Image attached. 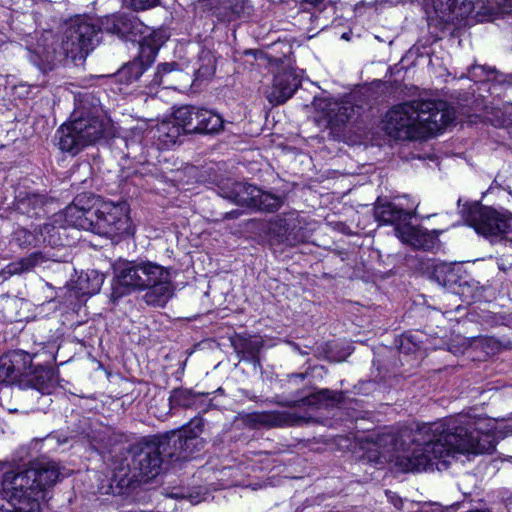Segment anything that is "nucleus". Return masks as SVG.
<instances>
[{"label": "nucleus", "mask_w": 512, "mask_h": 512, "mask_svg": "<svg viewBox=\"0 0 512 512\" xmlns=\"http://www.w3.org/2000/svg\"><path fill=\"white\" fill-rule=\"evenodd\" d=\"M461 213L465 223L492 244L504 240L512 231V212L507 209L474 202L465 204Z\"/></svg>", "instance_id": "obj_5"}, {"label": "nucleus", "mask_w": 512, "mask_h": 512, "mask_svg": "<svg viewBox=\"0 0 512 512\" xmlns=\"http://www.w3.org/2000/svg\"><path fill=\"white\" fill-rule=\"evenodd\" d=\"M374 216L377 221L383 224L394 225L395 234L397 235V228L407 225L413 214L392 202L378 198L374 207Z\"/></svg>", "instance_id": "obj_20"}, {"label": "nucleus", "mask_w": 512, "mask_h": 512, "mask_svg": "<svg viewBox=\"0 0 512 512\" xmlns=\"http://www.w3.org/2000/svg\"><path fill=\"white\" fill-rule=\"evenodd\" d=\"M259 349L260 345L258 342H249L245 345V350L252 359L256 357Z\"/></svg>", "instance_id": "obj_44"}, {"label": "nucleus", "mask_w": 512, "mask_h": 512, "mask_svg": "<svg viewBox=\"0 0 512 512\" xmlns=\"http://www.w3.org/2000/svg\"><path fill=\"white\" fill-rule=\"evenodd\" d=\"M202 426L203 424L200 419L193 420L189 427L178 431L181 433V446L186 460L204 448V441L200 438Z\"/></svg>", "instance_id": "obj_25"}, {"label": "nucleus", "mask_w": 512, "mask_h": 512, "mask_svg": "<svg viewBox=\"0 0 512 512\" xmlns=\"http://www.w3.org/2000/svg\"><path fill=\"white\" fill-rule=\"evenodd\" d=\"M221 197L231 202L263 212L278 210L283 200L280 196L263 191L246 182H226L219 186Z\"/></svg>", "instance_id": "obj_7"}, {"label": "nucleus", "mask_w": 512, "mask_h": 512, "mask_svg": "<svg viewBox=\"0 0 512 512\" xmlns=\"http://www.w3.org/2000/svg\"><path fill=\"white\" fill-rule=\"evenodd\" d=\"M90 276L93 277V283L91 287L85 288L84 286L81 289L85 290L88 294H95L100 291L101 285L103 283V277L99 275L96 271H91V274H87V279H90Z\"/></svg>", "instance_id": "obj_42"}, {"label": "nucleus", "mask_w": 512, "mask_h": 512, "mask_svg": "<svg viewBox=\"0 0 512 512\" xmlns=\"http://www.w3.org/2000/svg\"><path fill=\"white\" fill-rule=\"evenodd\" d=\"M247 0H228L227 8L235 16H240L246 8Z\"/></svg>", "instance_id": "obj_43"}, {"label": "nucleus", "mask_w": 512, "mask_h": 512, "mask_svg": "<svg viewBox=\"0 0 512 512\" xmlns=\"http://www.w3.org/2000/svg\"><path fill=\"white\" fill-rule=\"evenodd\" d=\"M455 110L445 101L413 100L393 107L386 115L384 129L397 140L437 133L453 123Z\"/></svg>", "instance_id": "obj_3"}, {"label": "nucleus", "mask_w": 512, "mask_h": 512, "mask_svg": "<svg viewBox=\"0 0 512 512\" xmlns=\"http://www.w3.org/2000/svg\"><path fill=\"white\" fill-rule=\"evenodd\" d=\"M432 5L437 17L444 23L455 24L472 14L477 21H484L489 15L488 11L482 12L484 2L481 0H432Z\"/></svg>", "instance_id": "obj_10"}, {"label": "nucleus", "mask_w": 512, "mask_h": 512, "mask_svg": "<svg viewBox=\"0 0 512 512\" xmlns=\"http://www.w3.org/2000/svg\"><path fill=\"white\" fill-rule=\"evenodd\" d=\"M438 236V231H429L421 226H413L410 222L397 228V238L415 249L433 250L439 243Z\"/></svg>", "instance_id": "obj_17"}, {"label": "nucleus", "mask_w": 512, "mask_h": 512, "mask_svg": "<svg viewBox=\"0 0 512 512\" xmlns=\"http://www.w3.org/2000/svg\"><path fill=\"white\" fill-rule=\"evenodd\" d=\"M14 241L21 248L37 247L41 245L37 228L29 231L26 228H18L13 234Z\"/></svg>", "instance_id": "obj_35"}, {"label": "nucleus", "mask_w": 512, "mask_h": 512, "mask_svg": "<svg viewBox=\"0 0 512 512\" xmlns=\"http://www.w3.org/2000/svg\"><path fill=\"white\" fill-rule=\"evenodd\" d=\"M99 28L101 32H106L120 39L132 42H136L138 36L148 31V26L136 15L124 11H118L102 17Z\"/></svg>", "instance_id": "obj_11"}, {"label": "nucleus", "mask_w": 512, "mask_h": 512, "mask_svg": "<svg viewBox=\"0 0 512 512\" xmlns=\"http://www.w3.org/2000/svg\"><path fill=\"white\" fill-rule=\"evenodd\" d=\"M85 200L91 202L93 199L85 195L77 196L62 213L55 215V222L66 223L68 226L90 231L92 218L96 216L93 205L85 206Z\"/></svg>", "instance_id": "obj_15"}, {"label": "nucleus", "mask_w": 512, "mask_h": 512, "mask_svg": "<svg viewBox=\"0 0 512 512\" xmlns=\"http://www.w3.org/2000/svg\"><path fill=\"white\" fill-rule=\"evenodd\" d=\"M70 122L86 146L95 144L103 136L105 123L100 108L92 103L88 94L77 101Z\"/></svg>", "instance_id": "obj_8"}, {"label": "nucleus", "mask_w": 512, "mask_h": 512, "mask_svg": "<svg viewBox=\"0 0 512 512\" xmlns=\"http://www.w3.org/2000/svg\"><path fill=\"white\" fill-rule=\"evenodd\" d=\"M300 231L301 227H299L295 213L278 216L269 227L270 234L276 238L278 243H285L290 246H294L301 241Z\"/></svg>", "instance_id": "obj_19"}, {"label": "nucleus", "mask_w": 512, "mask_h": 512, "mask_svg": "<svg viewBox=\"0 0 512 512\" xmlns=\"http://www.w3.org/2000/svg\"><path fill=\"white\" fill-rule=\"evenodd\" d=\"M73 130L74 127L70 120L62 124L56 131L55 141L61 151L75 155L86 147V145L79 137L78 133H75Z\"/></svg>", "instance_id": "obj_26"}, {"label": "nucleus", "mask_w": 512, "mask_h": 512, "mask_svg": "<svg viewBox=\"0 0 512 512\" xmlns=\"http://www.w3.org/2000/svg\"><path fill=\"white\" fill-rule=\"evenodd\" d=\"M56 386V379L51 369L42 366L29 369L19 389H33L42 395H49Z\"/></svg>", "instance_id": "obj_23"}, {"label": "nucleus", "mask_w": 512, "mask_h": 512, "mask_svg": "<svg viewBox=\"0 0 512 512\" xmlns=\"http://www.w3.org/2000/svg\"><path fill=\"white\" fill-rule=\"evenodd\" d=\"M294 376H295V377H299V378H301V379H304V378H305V374H303V373L295 374Z\"/></svg>", "instance_id": "obj_48"}, {"label": "nucleus", "mask_w": 512, "mask_h": 512, "mask_svg": "<svg viewBox=\"0 0 512 512\" xmlns=\"http://www.w3.org/2000/svg\"><path fill=\"white\" fill-rule=\"evenodd\" d=\"M161 0H123L126 8L134 12H142L157 7Z\"/></svg>", "instance_id": "obj_38"}, {"label": "nucleus", "mask_w": 512, "mask_h": 512, "mask_svg": "<svg viewBox=\"0 0 512 512\" xmlns=\"http://www.w3.org/2000/svg\"><path fill=\"white\" fill-rule=\"evenodd\" d=\"M485 420L466 414L451 417L443 422L424 424L410 432L413 448L398 456L396 464L405 472L440 469L446 458L456 454L491 453L495 449L492 435L482 431Z\"/></svg>", "instance_id": "obj_1"}, {"label": "nucleus", "mask_w": 512, "mask_h": 512, "mask_svg": "<svg viewBox=\"0 0 512 512\" xmlns=\"http://www.w3.org/2000/svg\"><path fill=\"white\" fill-rule=\"evenodd\" d=\"M60 223L61 222H55L54 219L53 222L44 223L37 228L41 245L46 244L51 247H56L66 244L63 238L65 228L62 225H56Z\"/></svg>", "instance_id": "obj_31"}, {"label": "nucleus", "mask_w": 512, "mask_h": 512, "mask_svg": "<svg viewBox=\"0 0 512 512\" xmlns=\"http://www.w3.org/2000/svg\"><path fill=\"white\" fill-rule=\"evenodd\" d=\"M300 85L301 79L295 71L284 70L274 77L267 99L274 105L283 104L292 97Z\"/></svg>", "instance_id": "obj_18"}, {"label": "nucleus", "mask_w": 512, "mask_h": 512, "mask_svg": "<svg viewBox=\"0 0 512 512\" xmlns=\"http://www.w3.org/2000/svg\"><path fill=\"white\" fill-rule=\"evenodd\" d=\"M167 36L164 30H155L148 26V31L138 36L139 53L142 60H145L147 65H151L158 54L161 46L166 42Z\"/></svg>", "instance_id": "obj_24"}, {"label": "nucleus", "mask_w": 512, "mask_h": 512, "mask_svg": "<svg viewBox=\"0 0 512 512\" xmlns=\"http://www.w3.org/2000/svg\"><path fill=\"white\" fill-rule=\"evenodd\" d=\"M241 420L243 424L253 429L278 428L298 425L304 421V417L287 411H264L247 413Z\"/></svg>", "instance_id": "obj_16"}, {"label": "nucleus", "mask_w": 512, "mask_h": 512, "mask_svg": "<svg viewBox=\"0 0 512 512\" xmlns=\"http://www.w3.org/2000/svg\"><path fill=\"white\" fill-rule=\"evenodd\" d=\"M46 204V198L44 195L41 194H29L25 199L21 201L22 206L31 207L35 212L34 214L37 215V210H40L44 207Z\"/></svg>", "instance_id": "obj_41"}, {"label": "nucleus", "mask_w": 512, "mask_h": 512, "mask_svg": "<svg viewBox=\"0 0 512 512\" xmlns=\"http://www.w3.org/2000/svg\"><path fill=\"white\" fill-rule=\"evenodd\" d=\"M32 366V356L23 350H12L0 356V385L17 386Z\"/></svg>", "instance_id": "obj_14"}, {"label": "nucleus", "mask_w": 512, "mask_h": 512, "mask_svg": "<svg viewBox=\"0 0 512 512\" xmlns=\"http://www.w3.org/2000/svg\"><path fill=\"white\" fill-rule=\"evenodd\" d=\"M163 463L162 452L154 437L144 438L134 446L132 467L139 472V476L154 478L160 473Z\"/></svg>", "instance_id": "obj_13"}, {"label": "nucleus", "mask_w": 512, "mask_h": 512, "mask_svg": "<svg viewBox=\"0 0 512 512\" xmlns=\"http://www.w3.org/2000/svg\"><path fill=\"white\" fill-rule=\"evenodd\" d=\"M29 50L32 54L31 60L43 72L51 71L70 60L61 38L52 31L42 32L36 44Z\"/></svg>", "instance_id": "obj_9"}, {"label": "nucleus", "mask_w": 512, "mask_h": 512, "mask_svg": "<svg viewBox=\"0 0 512 512\" xmlns=\"http://www.w3.org/2000/svg\"><path fill=\"white\" fill-rule=\"evenodd\" d=\"M149 66L145 60L141 59L139 54L137 59L120 70V75L125 77L127 82L137 81Z\"/></svg>", "instance_id": "obj_36"}, {"label": "nucleus", "mask_w": 512, "mask_h": 512, "mask_svg": "<svg viewBox=\"0 0 512 512\" xmlns=\"http://www.w3.org/2000/svg\"><path fill=\"white\" fill-rule=\"evenodd\" d=\"M429 278L445 288H452L459 281V275L452 264L432 261L427 264Z\"/></svg>", "instance_id": "obj_28"}, {"label": "nucleus", "mask_w": 512, "mask_h": 512, "mask_svg": "<svg viewBox=\"0 0 512 512\" xmlns=\"http://www.w3.org/2000/svg\"><path fill=\"white\" fill-rule=\"evenodd\" d=\"M200 110L201 108L190 105L182 106L175 110V118L182 124L186 134H198Z\"/></svg>", "instance_id": "obj_33"}, {"label": "nucleus", "mask_w": 512, "mask_h": 512, "mask_svg": "<svg viewBox=\"0 0 512 512\" xmlns=\"http://www.w3.org/2000/svg\"><path fill=\"white\" fill-rule=\"evenodd\" d=\"M59 478L55 462H40L25 470H0V512H41L39 500Z\"/></svg>", "instance_id": "obj_2"}, {"label": "nucleus", "mask_w": 512, "mask_h": 512, "mask_svg": "<svg viewBox=\"0 0 512 512\" xmlns=\"http://www.w3.org/2000/svg\"><path fill=\"white\" fill-rule=\"evenodd\" d=\"M177 69H178V64L175 62L159 64L157 67V71L154 74V79L152 80L153 84L154 85H163L164 84V80H163L164 75L171 73Z\"/></svg>", "instance_id": "obj_40"}, {"label": "nucleus", "mask_w": 512, "mask_h": 512, "mask_svg": "<svg viewBox=\"0 0 512 512\" xmlns=\"http://www.w3.org/2000/svg\"><path fill=\"white\" fill-rule=\"evenodd\" d=\"M117 289L121 294L146 291L143 301L153 307H164L174 295L169 270L150 261H129L116 269Z\"/></svg>", "instance_id": "obj_4"}, {"label": "nucleus", "mask_w": 512, "mask_h": 512, "mask_svg": "<svg viewBox=\"0 0 512 512\" xmlns=\"http://www.w3.org/2000/svg\"><path fill=\"white\" fill-rule=\"evenodd\" d=\"M509 7H512V0H507Z\"/></svg>", "instance_id": "obj_49"}, {"label": "nucleus", "mask_w": 512, "mask_h": 512, "mask_svg": "<svg viewBox=\"0 0 512 512\" xmlns=\"http://www.w3.org/2000/svg\"><path fill=\"white\" fill-rule=\"evenodd\" d=\"M325 0H302L303 4L310 5L314 8H321Z\"/></svg>", "instance_id": "obj_46"}, {"label": "nucleus", "mask_w": 512, "mask_h": 512, "mask_svg": "<svg viewBox=\"0 0 512 512\" xmlns=\"http://www.w3.org/2000/svg\"><path fill=\"white\" fill-rule=\"evenodd\" d=\"M187 135L184 132L182 124L175 118V112L172 117L158 123L153 130V138L162 149H169L182 142V137Z\"/></svg>", "instance_id": "obj_21"}, {"label": "nucleus", "mask_w": 512, "mask_h": 512, "mask_svg": "<svg viewBox=\"0 0 512 512\" xmlns=\"http://www.w3.org/2000/svg\"><path fill=\"white\" fill-rule=\"evenodd\" d=\"M469 78L474 81L493 80L501 86L512 87V72L502 73L488 66L472 65Z\"/></svg>", "instance_id": "obj_30"}, {"label": "nucleus", "mask_w": 512, "mask_h": 512, "mask_svg": "<svg viewBox=\"0 0 512 512\" xmlns=\"http://www.w3.org/2000/svg\"><path fill=\"white\" fill-rule=\"evenodd\" d=\"M499 268H500L501 270H505V269H504V265H500V264H499Z\"/></svg>", "instance_id": "obj_50"}, {"label": "nucleus", "mask_w": 512, "mask_h": 512, "mask_svg": "<svg viewBox=\"0 0 512 512\" xmlns=\"http://www.w3.org/2000/svg\"><path fill=\"white\" fill-rule=\"evenodd\" d=\"M331 105V103H327L326 101L324 100H319L317 103H316V107L319 108V109H322L323 111L326 110L327 107H329Z\"/></svg>", "instance_id": "obj_47"}, {"label": "nucleus", "mask_w": 512, "mask_h": 512, "mask_svg": "<svg viewBox=\"0 0 512 512\" xmlns=\"http://www.w3.org/2000/svg\"><path fill=\"white\" fill-rule=\"evenodd\" d=\"M48 259L49 257L45 255L43 252H33L30 255L7 265L6 271L10 275H20L32 271L35 267L48 261Z\"/></svg>", "instance_id": "obj_32"}, {"label": "nucleus", "mask_w": 512, "mask_h": 512, "mask_svg": "<svg viewBox=\"0 0 512 512\" xmlns=\"http://www.w3.org/2000/svg\"><path fill=\"white\" fill-rule=\"evenodd\" d=\"M386 495L388 497V500L397 508V509H401L402 508V504H403V501L402 499L396 495L395 493L391 492V491H386Z\"/></svg>", "instance_id": "obj_45"}, {"label": "nucleus", "mask_w": 512, "mask_h": 512, "mask_svg": "<svg viewBox=\"0 0 512 512\" xmlns=\"http://www.w3.org/2000/svg\"><path fill=\"white\" fill-rule=\"evenodd\" d=\"M204 396L205 394L194 393L184 388H177L171 392L169 402L172 408H194L205 412L208 408L204 403Z\"/></svg>", "instance_id": "obj_29"}, {"label": "nucleus", "mask_w": 512, "mask_h": 512, "mask_svg": "<svg viewBox=\"0 0 512 512\" xmlns=\"http://www.w3.org/2000/svg\"><path fill=\"white\" fill-rule=\"evenodd\" d=\"M157 446L162 452L163 458L170 462L186 460L181 446V433L172 431L165 435L153 436Z\"/></svg>", "instance_id": "obj_27"}, {"label": "nucleus", "mask_w": 512, "mask_h": 512, "mask_svg": "<svg viewBox=\"0 0 512 512\" xmlns=\"http://www.w3.org/2000/svg\"><path fill=\"white\" fill-rule=\"evenodd\" d=\"M343 394L329 389H322L310 395L301 397L294 400L277 401L280 406L286 407H313L320 408L322 406H330L333 404L341 403L343 401Z\"/></svg>", "instance_id": "obj_22"}, {"label": "nucleus", "mask_w": 512, "mask_h": 512, "mask_svg": "<svg viewBox=\"0 0 512 512\" xmlns=\"http://www.w3.org/2000/svg\"><path fill=\"white\" fill-rule=\"evenodd\" d=\"M198 119V122H200L198 134H217L224 128V120L222 117L211 110L201 108Z\"/></svg>", "instance_id": "obj_34"}, {"label": "nucleus", "mask_w": 512, "mask_h": 512, "mask_svg": "<svg viewBox=\"0 0 512 512\" xmlns=\"http://www.w3.org/2000/svg\"><path fill=\"white\" fill-rule=\"evenodd\" d=\"M94 212L91 232L111 237L125 230L128 221L125 205L104 202Z\"/></svg>", "instance_id": "obj_12"}, {"label": "nucleus", "mask_w": 512, "mask_h": 512, "mask_svg": "<svg viewBox=\"0 0 512 512\" xmlns=\"http://www.w3.org/2000/svg\"><path fill=\"white\" fill-rule=\"evenodd\" d=\"M333 105V108H329L325 112L326 117L329 118L331 123L336 125L344 124L350 118L352 109L347 106H340L337 103H334Z\"/></svg>", "instance_id": "obj_37"}, {"label": "nucleus", "mask_w": 512, "mask_h": 512, "mask_svg": "<svg viewBox=\"0 0 512 512\" xmlns=\"http://www.w3.org/2000/svg\"><path fill=\"white\" fill-rule=\"evenodd\" d=\"M200 60L202 61V64L196 71L197 77L204 79L212 76L215 72L213 57L209 53H206L200 58Z\"/></svg>", "instance_id": "obj_39"}, {"label": "nucleus", "mask_w": 512, "mask_h": 512, "mask_svg": "<svg viewBox=\"0 0 512 512\" xmlns=\"http://www.w3.org/2000/svg\"><path fill=\"white\" fill-rule=\"evenodd\" d=\"M101 29L86 16H76L66 24L60 37L72 62L83 61L100 42Z\"/></svg>", "instance_id": "obj_6"}]
</instances>
